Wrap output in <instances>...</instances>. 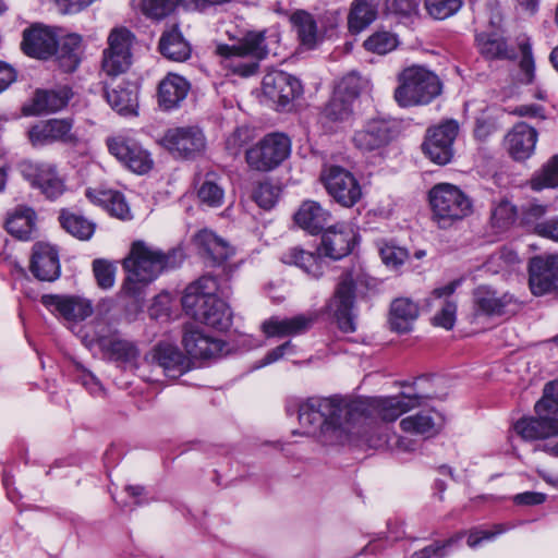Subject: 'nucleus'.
I'll use <instances>...</instances> for the list:
<instances>
[{
    "label": "nucleus",
    "instance_id": "39448f33",
    "mask_svg": "<svg viewBox=\"0 0 558 558\" xmlns=\"http://www.w3.org/2000/svg\"><path fill=\"white\" fill-rule=\"evenodd\" d=\"M433 220L446 229L471 215L472 201L457 185L438 183L428 193Z\"/></svg>",
    "mask_w": 558,
    "mask_h": 558
},
{
    "label": "nucleus",
    "instance_id": "6e6552de",
    "mask_svg": "<svg viewBox=\"0 0 558 558\" xmlns=\"http://www.w3.org/2000/svg\"><path fill=\"white\" fill-rule=\"evenodd\" d=\"M95 341L109 361L123 366H133L140 356L137 345L123 337L108 324L101 323L96 326Z\"/></svg>",
    "mask_w": 558,
    "mask_h": 558
},
{
    "label": "nucleus",
    "instance_id": "e2e57ef3",
    "mask_svg": "<svg viewBox=\"0 0 558 558\" xmlns=\"http://www.w3.org/2000/svg\"><path fill=\"white\" fill-rule=\"evenodd\" d=\"M75 377H76V380L80 381L89 391L90 395H93L95 397H104L105 396V389H104L101 383L89 371L85 369L82 366H76Z\"/></svg>",
    "mask_w": 558,
    "mask_h": 558
},
{
    "label": "nucleus",
    "instance_id": "72a5a7b5",
    "mask_svg": "<svg viewBox=\"0 0 558 558\" xmlns=\"http://www.w3.org/2000/svg\"><path fill=\"white\" fill-rule=\"evenodd\" d=\"M85 195L92 203L104 207L113 217L121 220L132 218L125 197L119 191L87 189Z\"/></svg>",
    "mask_w": 558,
    "mask_h": 558
},
{
    "label": "nucleus",
    "instance_id": "de8ad7c7",
    "mask_svg": "<svg viewBox=\"0 0 558 558\" xmlns=\"http://www.w3.org/2000/svg\"><path fill=\"white\" fill-rule=\"evenodd\" d=\"M232 316L229 304L211 293V329L228 330L232 324Z\"/></svg>",
    "mask_w": 558,
    "mask_h": 558
},
{
    "label": "nucleus",
    "instance_id": "f03ea898",
    "mask_svg": "<svg viewBox=\"0 0 558 558\" xmlns=\"http://www.w3.org/2000/svg\"><path fill=\"white\" fill-rule=\"evenodd\" d=\"M184 258L182 247L163 253L142 240L134 241L129 255L122 262L123 269L128 272L123 283L124 293L140 303L144 298L145 287L162 271L180 267Z\"/></svg>",
    "mask_w": 558,
    "mask_h": 558
},
{
    "label": "nucleus",
    "instance_id": "4468645a",
    "mask_svg": "<svg viewBox=\"0 0 558 558\" xmlns=\"http://www.w3.org/2000/svg\"><path fill=\"white\" fill-rule=\"evenodd\" d=\"M106 144L109 153L131 171L144 174L153 168L150 154L134 140L119 135L108 137Z\"/></svg>",
    "mask_w": 558,
    "mask_h": 558
},
{
    "label": "nucleus",
    "instance_id": "dca6fc26",
    "mask_svg": "<svg viewBox=\"0 0 558 558\" xmlns=\"http://www.w3.org/2000/svg\"><path fill=\"white\" fill-rule=\"evenodd\" d=\"M236 248L211 232V281L225 294L228 281L236 271L239 264L234 260Z\"/></svg>",
    "mask_w": 558,
    "mask_h": 558
},
{
    "label": "nucleus",
    "instance_id": "4c0bfd02",
    "mask_svg": "<svg viewBox=\"0 0 558 558\" xmlns=\"http://www.w3.org/2000/svg\"><path fill=\"white\" fill-rule=\"evenodd\" d=\"M420 314L418 305L408 298L393 300L390 306V325L398 332H409Z\"/></svg>",
    "mask_w": 558,
    "mask_h": 558
},
{
    "label": "nucleus",
    "instance_id": "79ce46f5",
    "mask_svg": "<svg viewBox=\"0 0 558 558\" xmlns=\"http://www.w3.org/2000/svg\"><path fill=\"white\" fill-rule=\"evenodd\" d=\"M182 342L191 357L196 360L209 357V336L198 327L186 326Z\"/></svg>",
    "mask_w": 558,
    "mask_h": 558
},
{
    "label": "nucleus",
    "instance_id": "2f4dec72",
    "mask_svg": "<svg viewBox=\"0 0 558 558\" xmlns=\"http://www.w3.org/2000/svg\"><path fill=\"white\" fill-rule=\"evenodd\" d=\"M158 49L165 58L175 62L186 61L192 53L191 44L183 36L179 24L166 27L159 38Z\"/></svg>",
    "mask_w": 558,
    "mask_h": 558
},
{
    "label": "nucleus",
    "instance_id": "f257e3e1",
    "mask_svg": "<svg viewBox=\"0 0 558 558\" xmlns=\"http://www.w3.org/2000/svg\"><path fill=\"white\" fill-rule=\"evenodd\" d=\"M427 398L405 393L354 400L311 397L299 405V423L303 434L323 445H343L359 438L369 448L411 452L418 447L417 440L389 436L385 423L396 421Z\"/></svg>",
    "mask_w": 558,
    "mask_h": 558
},
{
    "label": "nucleus",
    "instance_id": "a18cd8bd",
    "mask_svg": "<svg viewBox=\"0 0 558 558\" xmlns=\"http://www.w3.org/2000/svg\"><path fill=\"white\" fill-rule=\"evenodd\" d=\"M353 114V104L345 98L332 95L330 100L325 105L320 119L324 124L338 123L347 121Z\"/></svg>",
    "mask_w": 558,
    "mask_h": 558
},
{
    "label": "nucleus",
    "instance_id": "6e6d98bb",
    "mask_svg": "<svg viewBox=\"0 0 558 558\" xmlns=\"http://www.w3.org/2000/svg\"><path fill=\"white\" fill-rule=\"evenodd\" d=\"M180 0H142L143 13L151 19L161 20L170 15Z\"/></svg>",
    "mask_w": 558,
    "mask_h": 558
},
{
    "label": "nucleus",
    "instance_id": "a211bd4d",
    "mask_svg": "<svg viewBox=\"0 0 558 558\" xmlns=\"http://www.w3.org/2000/svg\"><path fill=\"white\" fill-rule=\"evenodd\" d=\"M264 95L284 108L302 93L301 82L293 75L283 71H271L263 78Z\"/></svg>",
    "mask_w": 558,
    "mask_h": 558
},
{
    "label": "nucleus",
    "instance_id": "338daca9",
    "mask_svg": "<svg viewBox=\"0 0 558 558\" xmlns=\"http://www.w3.org/2000/svg\"><path fill=\"white\" fill-rule=\"evenodd\" d=\"M547 213V206L536 203L529 204L524 209L522 214V220L525 225L531 226L534 230V227L537 223L543 222L544 220H541Z\"/></svg>",
    "mask_w": 558,
    "mask_h": 558
},
{
    "label": "nucleus",
    "instance_id": "aec40b11",
    "mask_svg": "<svg viewBox=\"0 0 558 558\" xmlns=\"http://www.w3.org/2000/svg\"><path fill=\"white\" fill-rule=\"evenodd\" d=\"M476 314L486 316H502L518 310L517 300L510 293H499L487 286H480L473 292Z\"/></svg>",
    "mask_w": 558,
    "mask_h": 558
},
{
    "label": "nucleus",
    "instance_id": "603ef678",
    "mask_svg": "<svg viewBox=\"0 0 558 558\" xmlns=\"http://www.w3.org/2000/svg\"><path fill=\"white\" fill-rule=\"evenodd\" d=\"M518 45L521 51V81L523 83L530 84L534 81L535 77V62L532 54V46L529 38L520 39Z\"/></svg>",
    "mask_w": 558,
    "mask_h": 558
},
{
    "label": "nucleus",
    "instance_id": "ea45409f",
    "mask_svg": "<svg viewBox=\"0 0 558 558\" xmlns=\"http://www.w3.org/2000/svg\"><path fill=\"white\" fill-rule=\"evenodd\" d=\"M35 211L29 207H17L9 215L5 228L10 234L20 239L28 240L35 230Z\"/></svg>",
    "mask_w": 558,
    "mask_h": 558
},
{
    "label": "nucleus",
    "instance_id": "f3484780",
    "mask_svg": "<svg viewBox=\"0 0 558 558\" xmlns=\"http://www.w3.org/2000/svg\"><path fill=\"white\" fill-rule=\"evenodd\" d=\"M57 40L58 34L53 27L34 23L23 31L21 49L31 58L48 60L56 52Z\"/></svg>",
    "mask_w": 558,
    "mask_h": 558
},
{
    "label": "nucleus",
    "instance_id": "09e8293b",
    "mask_svg": "<svg viewBox=\"0 0 558 558\" xmlns=\"http://www.w3.org/2000/svg\"><path fill=\"white\" fill-rule=\"evenodd\" d=\"M108 49L111 52H119L132 58L131 48L134 35L125 27L113 28L108 36Z\"/></svg>",
    "mask_w": 558,
    "mask_h": 558
},
{
    "label": "nucleus",
    "instance_id": "774afa93",
    "mask_svg": "<svg viewBox=\"0 0 558 558\" xmlns=\"http://www.w3.org/2000/svg\"><path fill=\"white\" fill-rule=\"evenodd\" d=\"M534 232L539 236L558 242V218H550L537 223L534 227Z\"/></svg>",
    "mask_w": 558,
    "mask_h": 558
},
{
    "label": "nucleus",
    "instance_id": "c9c22d12",
    "mask_svg": "<svg viewBox=\"0 0 558 558\" xmlns=\"http://www.w3.org/2000/svg\"><path fill=\"white\" fill-rule=\"evenodd\" d=\"M478 52L487 60H512L517 57L513 47L497 33H478L475 36Z\"/></svg>",
    "mask_w": 558,
    "mask_h": 558
},
{
    "label": "nucleus",
    "instance_id": "e433bc0d",
    "mask_svg": "<svg viewBox=\"0 0 558 558\" xmlns=\"http://www.w3.org/2000/svg\"><path fill=\"white\" fill-rule=\"evenodd\" d=\"M295 222L312 234L320 232L330 220V213L314 201L304 202L294 215Z\"/></svg>",
    "mask_w": 558,
    "mask_h": 558
},
{
    "label": "nucleus",
    "instance_id": "a19ab883",
    "mask_svg": "<svg viewBox=\"0 0 558 558\" xmlns=\"http://www.w3.org/2000/svg\"><path fill=\"white\" fill-rule=\"evenodd\" d=\"M291 23L298 37L303 46L307 48H314L319 36L317 33V26L314 17L305 11H296L291 16Z\"/></svg>",
    "mask_w": 558,
    "mask_h": 558
},
{
    "label": "nucleus",
    "instance_id": "a878e982",
    "mask_svg": "<svg viewBox=\"0 0 558 558\" xmlns=\"http://www.w3.org/2000/svg\"><path fill=\"white\" fill-rule=\"evenodd\" d=\"M316 319L317 315L314 313L300 314L290 318L271 316L262 324V330L268 338L296 336L307 331Z\"/></svg>",
    "mask_w": 558,
    "mask_h": 558
},
{
    "label": "nucleus",
    "instance_id": "0e129e2a",
    "mask_svg": "<svg viewBox=\"0 0 558 558\" xmlns=\"http://www.w3.org/2000/svg\"><path fill=\"white\" fill-rule=\"evenodd\" d=\"M380 256L387 266L397 268L408 259L409 254L402 247L385 245L380 248Z\"/></svg>",
    "mask_w": 558,
    "mask_h": 558
},
{
    "label": "nucleus",
    "instance_id": "b1692460",
    "mask_svg": "<svg viewBox=\"0 0 558 558\" xmlns=\"http://www.w3.org/2000/svg\"><path fill=\"white\" fill-rule=\"evenodd\" d=\"M29 270L40 281H54L60 277L59 254L54 246L38 242L32 251Z\"/></svg>",
    "mask_w": 558,
    "mask_h": 558
},
{
    "label": "nucleus",
    "instance_id": "ddd939ff",
    "mask_svg": "<svg viewBox=\"0 0 558 558\" xmlns=\"http://www.w3.org/2000/svg\"><path fill=\"white\" fill-rule=\"evenodd\" d=\"M160 144L171 154L194 158L205 149L206 136L196 125L171 128L165 132Z\"/></svg>",
    "mask_w": 558,
    "mask_h": 558
},
{
    "label": "nucleus",
    "instance_id": "7c9ffc66",
    "mask_svg": "<svg viewBox=\"0 0 558 558\" xmlns=\"http://www.w3.org/2000/svg\"><path fill=\"white\" fill-rule=\"evenodd\" d=\"M153 361L168 377L177 378L189 368V361L180 349L169 342H159L151 352Z\"/></svg>",
    "mask_w": 558,
    "mask_h": 558
},
{
    "label": "nucleus",
    "instance_id": "13d9d810",
    "mask_svg": "<svg viewBox=\"0 0 558 558\" xmlns=\"http://www.w3.org/2000/svg\"><path fill=\"white\" fill-rule=\"evenodd\" d=\"M515 217V207L508 201H501L493 208L490 220L494 227L505 229L514 222Z\"/></svg>",
    "mask_w": 558,
    "mask_h": 558
},
{
    "label": "nucleus",
    "instance_id": "c756f323",
    "mask_svg": "<svg viewBox=\"0 0 558 558\" xmlns=\"http://www.w3.org/2000/svg\"><path fill=\"white\" fill-rule=\"evenodd\" d=\"M444 426V416L430 409L420 411L401 420V429L410 435L430 438L437 435Z\"/></svg>",
    "mask_w": 558,
    "mask_h": 558
},
{
    "label": "nucleus",
    "instance_id": "864d4df0",
    "mask_svg": "<svg viewBox=\"0 0 558 558\" xmlns=\"http://www.w3.org/2000/svg\"><path fill=\"white\" fill-rule=\"evenodd\" d=\"M116 266L113 263L104 259L97 258L93 262V272L96 279V282L99 288L107 290L113 287L114 277H116Z\"/></svg>",
    "mask_w": 558,
    "mask_h": 558
},
{
    "label": "nucleus",
    "instance_id": "69168bd1",
    "mask_svg": "<svg viewBox=\"0 0 558 558\" xmlns=\"http://www.w3.org/2000/svg\"><path fill=\"white\" fill-rule=\"evenodd\" d=\"M457 305L451 301H447L439 313L434 316V324L445 329H451L456 323Z\"/></svg>",
    "mask_w": 558,
    "mask_h": 558
},
{
    "label": "nucleus",
    "instance_id": "9b49d317",
    "mask_svg": "<svg viewBox=\"0 0 558 558\" xmlns=\"http://www.w3.org/2000/svg\"><path fill=\"white\" fill-rule=\"evenodd\" d=\"M355 283L351 271L341 275L333 298L329 303L338 327L343 332H354L356 329L354 313Z\"/></svg>",
    "mask_w": 558,
    "mask_h": 558
},
{
    "label": "nucleus",
    "instance_id": "5701e85b",
    "mask_svg": "<svg viewBox=\"0 0 558 558\" xmlns=\"http://www.w3.org/2000/svg\"><path fill=\"white\" fill-rule=\"evenodd\" d=\"M72 126V120L51 119L32 126L28 138L33 146H45L54 142L72 143L75 140Z\"/></svg>",
    "mask_w": 558,
    "mask_h": 558
},
{
    "label": "nucleus",
    "instance_id": "bb28decb",
    "mask_svg": "<svg viewBox=\"0 0 558 558\" xmlns=\"http://www.w3.org/2000/svg\"><path fill=\"white\" fill-rule=\"evenodd\" d=\"M537 135L529 124L517 123L505 136V147L514 160H525L534 153Z\"/></svg>",
    "mask_w": 558,
    "mask_h": 558
},
{
    "label": "nucleus",
    "instance_id": "7ed1b4c3",
    "mask_svg": "<svg viewBox=\"0 0 558 558\" xmlns=\"http://www.w3.org/2000/svg\"><path fill=\"white\" fill-rule=\"evenodd\" d=\"M395 99L401 107L427 105L441 93L438 76L421 65L403 69L398 75Z\"/></svg>",
    "mask_w": 558,
    "mask_h": 558
},
{
    "label": "nucleus",
    "instance_id": "58836bf2",
    "mask_svg": "<svg viewBox=\"0 0 558 558\" xmlns=\"http://www.w3.org/2000/svg\"><path fill=\"white\" fill-rule=\"evenodd\" d=\"M281 262L287 265H294L314 278H319L323 275V267L320 258L314 253L305 251L301 247H291L284 252Z\"/></svg>",
    "mask_w": 558,
    "mask_h": 558
},
{
    "label": "nucleus",
    "instance_id": "393cba45",
    "mask_svg": "<svg viewBox=\"0 0 558 558\" xmlns=\"http://www.w3.org/2000/svg\"><path fill=\"white\" fill-rule=\"evenodd\" d=\"M355 239V232L350 226L338 223L324 233L320 251L325 256L340 259L351 253Z\"/></svg>",
    "mask_w": 558,
    "mask_h": 558
},
{
    "label": "nucleus",
    "instance_id": "4be33fe9",
    "mask_svg": "<svg viewBox=\"0 0 558 558\" xmlns=\"http://www.w3.org/2000/svg\"><path fill=\"white\" fill-rule=\"evenodd\" d=\"M21 171L32 185L40 189L50 199L59 197L64 191L63 181L51 165L25 162L22 163Z\"/></svg>",
    "mask_w": 558,
    "mask_h": 558
},
{
    "label": "nucleus",
    "instance_id": "412c9836",
    "mask_svg": "<svg viewBox=\"0 0 558 558\" xmlns=\"http://www.w3.org/2000/svg\"><path fill=\"white\" fill-rule=\"evenodd\" d=\"M41 303L69 322H81L93 314L92 302L76 295L45 294Z\"/></svg>",
    "mask_w": 558,
    "mask_h": 558
},
{
    "label": "nucleus",
    "instance_id": "680f3d73",
    "mask_svg": "<svg viewBox=\"0 0 558 558\" xmlns=\"http://www.w3.org/2000/svg\"><path fill=\"white\" fill-rule=\"evenodd\" d=\"M510 527H511L510 525L499 523V524H495L493 530L473 529L470 531L466 543L470 547H476L483 541L493 539L497 535H500V534L505 533L506 531L510 530Z\"/></svg>",
    "mask_w": 558,
    "mask_h": 558
},
{
    "label": "nucleus",
    "instance_id": "4d7b16f0",
    "mask_svg": "<svg viewBox=\"0 0 558 558\" xmlns=\"http://www.w3.org/2000/svg\"><path fill=\"white\" fill-rule=\"evenodd\" d=\"M362 87L363 82L361 76L355 73H351L345 75L339 82L333 95L339 96L340 98H345L349 102L353 104V101L359 97Z\"/></svg>",
    "mask_w": 558,
    "mask_h": 558
},
{
    "label": "nucleus",
    "instance_id": "052dcab7",
    "mask_svg": "<svg viewBox=\"0 0 558 558\" xmlns=\"http://www.w3.org/2000/svg\"><path fill=\"white\" fill-rule=\"evenodd\" d=\"M421 0H387L388 12L401 17H412L418 14Z\"/></svg>",
    "mask_w": 558,
    "mask_h": 558
},
{
    "label": "nucleus",
    "instance_id": "c03bdc74",
    "mask_svg": "<svg viewBox=\"0 0 558 558\" xmlns=\"http://www.w3.org/2000/svg\"><path fill=\"white\" fill-rule=\"evenodd\" d=\"M376 19V10L364 0H355L352 3L348 16V26L351 33H360Z\"/></svg>",
    "mask_w": 558,
    "mask_h": 558
},
{
    "label": "nucleus",
    "instance_id": "49530a36",
    "mask_svg": "<svg viewBox=\"0 0 558 558\" xmlns=\"http://www.w3.org/2000/svg\"><path fill=\"white\" fill-rule=\"evenodd\" d=\"M533 190L558 187V155L553 156L532 179Z\"/></svg>",
    "mask_w": 558,
    "mask_h": 558
},
{
    "label": "nucleus",
    "instance_id": "20e7f679",
    "mask_svg": "<svg viewBox=\"0 0 558 558\" xmlns=\"http://www.w3.org/2000/svg\"><path fill=\"white\" fill-rule=\"evenodd\" d=\"M535 417H524L514 424L525 440L558 436V380L545 385L543 397L535 404Z\"/></svg>",
    "mask_w": 558,
    "mask_h": 558
},
{
    "label": "nucleus",
    "instance_id": "6ab92c4d",
    "mask_svg": "<svg viewBox=\"0 0 558 558\" xmlns=\"http://www.w3.org/2000/svg\"><path fill=\"white\" fill-rule=\"evenodd\" d=\"M181 303L187 316L206 325L209 320V276L203 275L187 284Z\"/></svg>",
    "mask_w": 558,
    "mask_h": 558
},
{
    "label": "nucleus",
    "instance_id": "8fccbe9b",
    "mask_svg": "<svg viewBox=\"0 0 558 558\" xmlns=\"http://www.w3.org/2000/svg\"><path fill=\"white\" fill-rule=\"evenodd\" d=\"M132 58L121 54L119 52H111L108 49L104 50L101 69L108 75L116 77L125 73L131 66Z\"/></svg>",
    "mask_w": 558,
    "mask_h": 558
},
{
    "label": "nucleus",
    "instance_id": "cd10ccee",
    "mask_svg": "<svg viewBox=\"0 0 558 558\" xmlns=\"http://www.w3.org/2000/svg\"><path fill=\"white\" fill-rule=\"evenodd\" d=\"M70 87L61 86L56 89H37L29 106H24L23 112L27 116L56 112L63 109L72 98Z\"/></svg>",
    "mask_w": 558,
    "mask_h": 558
},
{
    "label": "nucleus",
    "instance_id": "1a4fd4ad",
    "mask_svg": "<svg viewBox=\"0 0 558 558\" xmlns=\"http://www.w3.org/2000/svg\"><path fill=\"white\" fill-rule=\"evenodd\" d=\"M320 181L328 195L343 207L354 206L362 197V189L354 174L340 166L325 168Z\"/></svg>",
    "mask_w": 558,
    "mask_h": 558
},
{
    "label": "nucleus",
    "instance_id": "f8f14e48",
    "mask_svg": "<svg viewBox=\"0 0 558 558\" xmlns=\"http://www.w3.org/2000/svg\"><path fill=\"white\" fill-rule=\"evenodd\" d=\"M395 137L393 125L385 119H369L353 132L351 142L355 149L365 155L380 154Z\"/></svg>",
    "mask_w": 558,
    "mask_h": 558
},
{
    "label": "nucleus",
    "instance_id": "f704fd0d",
    "mask_svg": "<svg viewBox=\"0 0 558 558\" xmlns=\"http://www.w3.org/2000/svg\"><path fill=\"white\" fill-rule=\"evenodd\" d=\"M82 37L77 34H69L57 40L56 61L65 73L74 72L81 63Z\"/></svg>",
    "mask_w": 558,
    "mask_h": 558
},
{
    "label": "nucleus",
    "instance_id": "5fc2aeb1",
    "mask_svg": "<svg viewBox=\"0 0 558 558\" xmlns=\"http://www.w3.org/2000/svg\"><path fill=\"white\" fill-rule=\"evenodd\" d=\"M398 45V40L395 35L389 32H378L368 37L364 47L372 52L378 54H386L393 50Z\"/></svg>",
    "mask_w": 558,
    "mask_h": 558
},
{
    "label": "nucleus",
    "instance_id": "c85d7f7f",
    "mask_svg": "<svg viewBox=\"0 0 558 558\" xmlns=\"http://www.w3.org/2000/svg\"><path fill=\"white\" fill-rule=\"evenodd\" d=\"M104 94L109 106L121 116H136L138 87L132 82H121L116 86L106 84Z\"/></svg>",
    "mask_w": 558,
    "mask_h": 558
},
{
    "label": "nucleus",
    "instance_id": "bf43d9fd",
    "mask_svg": "<svg viewBox=\"0 0 558 558\" xmlns=\"http://www.w3.org/2000/svg\"><path fill=\"white\" fill-rule=\"evenodd\" d=\"M279 193V187L270 182H259L253 192V198L259 207L270 209L276 204Z\"/></svg>",
    "mask_w": 558,
    "mask_h": 558
},
{
    "label": "nucleus",
    "instance_id": "9d476101",
    "mask_svg": "<svg viewBox=\"0 0 558 558\" xmlns=\"http://www.w3.org/2000/svg\"><path fill=\"white\" fill-rule=\"evenodd\" d=\"M458 132L459 124L452 119L429 128L422 144L424 154L435 163H448L453 156L452 144Z\"/></svg>",
    "mask_w": 558,
    "mask_h": 558
},
{
    "label": "nucleus",
    "instance_id": "473e14b6",
    "mask_svg": "<svg viewBox=\"0 0 558 558\" xmlns=\"http://www.w3.org/2000/svg\"><path fill=\"white\" fill-rule=\"evenodd\" d=\"M190 89L189 82L179 75H167L158 86V104L163 110H171L181 104Z\"/></svg>",
    "mask_w": 558,
    "mask_h": 558
},
{
    "label": "nucleus",
    "instance_id": "2eb2a0df",
    "mask_svg": "<svg viewBox=\"0 0 558 558\" xmlns=\"http://www.w3.org/2000/svg\"><path fill=\"white\" fill-rule=\"evenodd\" d=\"M529 286L531 292L536 296L558 291V255L531 258Z\"/></svg>",
    "mask_w": 558,
    "mask_h": 558
},
{
    "label": "nucleus",
    "instance_id": "3c124183",
    "mask_svg": "<svg viewBox=\"0 0 558 558\" xmlns=\"http://www.w3.org/2000/svg\"><path fill=\"white\" fill-rule=\"evenodd\" d=\"M462 7L461 0H426L427 13L435 20H445L457 13Z\"/></svg>",
    "mask_w": 558,
    "mask_h": 558
},
{
    "label": "nucleus",
    "instance_id": "37998d69",
    "mask_svg": "<svg viewBox=\"0 0 558 558\" xmlns=\"http://www.w3.org/2000/svg\"><path fill=\"white\" fill-rule=\"evenodd\" d=\"M62 228L80 240H89L95 232V225L85 217L69 210H61L59 216Z\"/></svg>",
    "mask_w": 558,
    "mask_h": 558
},
{
    "label": "nucleus",
    "instance_id": "0eeeda50",
    "mask_svg": "<svg viewBox=\"0 0 558 558\" xmlns=\"http://www.w3.org/2000/svg\"><path fill=\"white\" fill-rule=\"evenodd\" d=\"M290 153V138L283 133H270L246 150L245 159L250 168L267 172L280 166Z\"/></svg>",
    "mask_w": 558,
    "mask_h": 558
},
{
    "label": "nucleus",
    "instance_id": "423d86ee",
    "mask_svg": "<svg viewBox=\"0 0 558 558\" xmlns=\"http://www.w3.org/2000/svg\"><path fill=\"white\" fill-rule=\"evenodd\" d=\"M217 52L231 58L233 71L241 76H250L257 71L258 60L268 54L263 32L248 33L236 46L220 45Z\"/></svg>",
    "mask_w": 558,
    "mask_h": 558
}]
</instances>
